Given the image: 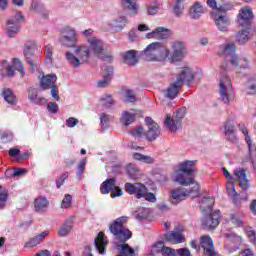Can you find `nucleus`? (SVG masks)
I'll return each instance as SVG.
<instances>
[{
  "label": "nucleus",
  "instance_id": "1",
  "mask_svg": "<svg viewBox=\"0 0 256 256\" xmlns=\"http://www.w3.org/2000/svg\"><path fill=\"white\" fill-rule=\"evenodd\" d=\"M233 69H235L237 73H239V69H249V60L247 58L239 59V56H237L231 59L230 64L229 62H224L220 66V101H222V103H225L226 105H229V102L235 99V90H233L231 78H229V76L227 75V73H229V71H233Z\"/></svg>",
  "mask_w": 256,
  "mask_h": 256
},
{
  "label": "nucleus",
  "instance_id": "2",
  "mask_svg": "<svg viewBox=\"0 0 256 256\" xmlns=\"http://www.w3.org/2000/svg\"><path fill=\"white\" fill-rule=\"evenodd\" d=\"M129 221V217L122 216L113 221L109 226V231L114 235L116 241H119L122 244H117L116 249L119 251L120 255L118 256H133L135 255V249H133L129 244L125 243L133 237V233L129 228L125 227Z\"/></svg>",
  "mask_w": 256,
  "mask_h": 256
},
{
  "label": "nucleus",
  "instance_id": "3",
  "mask_svg": "<svg viewBox=\"0 0 256 256\" xmlns=\"http://www.w3.org/2000/svg\"><path fill=\"white\" fill-rule=\"evenodd\" d=\"M201 77H203L201 72L193 73V70L189 67L182 68L180 73L177 74L176 80L168 86L166 90V97H168V99H175V97L179 95V91L183 89V85H185V83L187 87H191L193 79L200 81Z\"/></svg>",
  "mask_w": 256,
  "mask_h": 256
},
{
  "label": "nucleus",
  "instance_id": "4",
  "mask_svg": "<svg viewBox=\"0 0 256 256\" xmlns=\"http://www.w3.org/2000/svg\"><path fill=\"white\" fill-rule=\"evenodd\" d=\"M213 205H215V199L213 197H204L200 209L203 213H206L204 219H202V229L206 231H213L219 225V219H221V212L216 210L213 212Z\"/></svg>",
  "mask_w": 256,
  "mask_h": 256
},
{
  "label": "nucleus",
  "instance_id": "5",
  "mask_svg": "<svg viewBox=\"0 0 256 256\" xmlns=\"http://www.w3.org/2000/svg\"><path fill=\"white\" fill-rule=\"evenodd\" d=\"M169 53V49L161 42H153L142 51L141 57H143L145 61H165V59L169 57Z\"/></svg>",
  "mask_w": 256,
  "mask_h": 256
},
{
  "label": "nucleus",
  "instance_id": "6",
  "mask_svg": "<svg viewBox=\"0 0 256 256\" xmlns=\"http://www.w3.org/2000/svg\"><path fill=\"white\" fill-rule=\"evenodd\" d=\"M66 59L72 67H79L89 63L91 59V50L87 46H77L75 48L74 54L71 52H66Z\"/></svg>",
  "mask_w": 256,
  "mask_h": 256
},
{
  "label": "nucleus",
  "instance_id": "7",
  "mask_svg": "<svg viewBox=\"0 0 256 256\" xmlns=\"http://www.w3.org/2000/svg\"><path fill=\"white\" fill-rule=\"evenodd\" d=\"M125 190L129 195H135L136 199H146L150 203H155L157 201V197L149 192V188L145 186L143 183H129L125 184Z\"/></svg>",
  "mask_w": 256,
  "mask_h": 256
},
{
  "label": "nucleus",
  "instance_id": "8",
  "mask_svg": "<svg viewBox=\"0 0 256 256\" xmlns=\"http://www.w3.org/2000/svg\"><path fill=\"white\" fill-rule=\"evenodd\" d=\"M187 113L186 108H180L176 112L171 114H167L164 120V124L169 129V131L176 132L181 129L183 125V119L185 118V114Z\"/></svg>",
  "mask_w": 256,
  "mask_h": 256
},
{
  "label": "nucleus",
  "instance_id": "9",
  "mask_svg": "<svg viewBox=\"0 0 256 256\" xmlns=\"http://www.w3.org/2000/svg\"><path fill=\"white\" fill-rule=\"evenodd\" d=\"M88 44L91 51H93L94 55H97L98 59H102V61H108V63L113 61V55L105 54V44L103 43V40L95 36H90L88 38Z\"/></svg>",
  "mask_w": 256,
  "mask_h": 256
},
{
  "label": "nucleus",
  "instance_id": "10",
  "mask_svg": "<svg viewBox=\"0 0 256 256\" xmlns=\"http://www.w3.org/2000/svg\"><path fill=\"white\" fill-rule=\"evenodd\" d=\"M212 17L215 21V25L218 30L223 33L229 29L231 25V20H229V16H227V6L222 5L216 10L212 12Z\"/></svg>",
  "mask_w": 256,
  "mask_h": 256
},
{
  "label": "nucleus",
  "instance_id": "11",
  "mask_svg": "<svg viewBox=\"0 0 256 256\" xmlns=\"http://www.w3.org/2000/svg\"><path fill=\"white\" fill-rule=\"evenodd\" d=\"M174 181L179 183V185H183V187L190 185V189H187V196L193 195V197H199V195H201V186L199 183L195 182L194 177H186L184 174L178 173L176 174Z\"/></svg>",
  "mask_w": 256,
  "mask_h": 256
},
{
  "label": "nucleus",
  "instance_id": "12",
  "mask_svg": "<svg viewBox=\"0 0 256 256\" xmlns=\"http://www.w3.org/2000/svg\"><path fill=\"white\" fill-rule=\"evenodd\" d=\"M21 21H25V17L21 12H17L7 20L6 33L8 37L13 38L19 31H21Z\"/></svg>",
  "mask_w": 256,
  "mask_h": 256
},
{
  "label": "nucleus",
  "instance_id": "13",
  "mask_svg": "<svg viewBox=\"0 0 256 256\" xmlns=\"http://www.w3.org/2000/svg\"><path fill=\"white\" fill-rule=\"evenodd\" d=\"M24 56L25 59L27 61V63L30 65L31 69V73H35V68L39 67V59L35 58V41L31 40V41H27L24 44Z\"/></svg>",
  "mask_w": 256,
  "mask_h": 256
},
{
  "label": "nucleus",
  "instance_id": "14",
  "mask_svg": "<svg viewBox=\"0 0 256 256\" xmlns=\"http://www.w3.org/2000/svg\"><path fill=\"white\" fill-rule=\"evenodd\" d=\"M223 173L229 181V183L227 184V191L228 195H232L234 203L236 205H239V203H241V199L247 201V195L241 196V194L237 193V191L235 190V186L233 185V183H235V178L231 176L229 170H227V168H223Z\"/></svg>",
  "mask_w": 256,
  "mask_h": 256
},
{
  "label": "nucleus",
  "instance_id": "15",
  "mask_svg": "<svg viewBox=\"0 0 256 256\" xmlns=\"http://www.w3.org/2000/svg\"><path fill=\"white\" fill-rule=\"evenodd\" d=\"M251 21H253V11L251 10V7L246 6L241 8L237 16V23L239 27L251 29Z\"/></svg>",
  "mask_w": 256,
  "mask_h": 256
},
{
  "label": "nucleus",
  "instance_id": "16",
  "mask_svg": "<svg viewBox=\"0 0 256 256\" xmlns=\"http://www.w3.org/2000/svg\"><path fill=\"white\" fill-rule=\"evenodd\" d=\"M222 237H224L225 249L228 250V253H233L239 249V245H241V237L237 234L223 233Z\"/></svg>",
  "mask_w": 256,
  "mask_h": 256
},
{
  "label": "nucleus",
  "instance_id": "17",
  "mask_svg": "<svg viewBox=\"0 0 256 256\" xmlns=\"http://www.w3.org/2000/svg\"><path fill=\"white\" fill-rule=\"evenodd\" d=\"M145 122L148 127V131L145 133L147 141H155L161 135L159 124L153 121L151 117H146Z\"/></svg>",
  "mask_w": 256,
  "mask_h": 256
},
{
  "label": "nucleus",
  "instance_id": "18",
  "mask_svg": "<svg viewBox=\"0 0 256 256\" xmlns=\"http://www.w3.org/2000/svg\"><path fill=\"white\" fill-rule=\"evenodd\" d=\"M173 53L171 55L172 63H177V61H181L185 55H187V47L183 42H172Z\"/></svg>",
  "mask_w": 256,
  "mask_h": 256
},
{
  "label": "nucleus",
  "instance_id": "19",
  "mask_svg": "<svg viewBox=\"0 0 256 256\" xmlns=\"http://www.w3.org/2000/svg\"><path fill=\"white\" fill-rule=\"evenodd\" d=\"M59 41L65 47H75V43H77V34H75V30L71 28H65L62 31V35L60 36Z\"/></svg>",
  "mask_w": 256,
  "mask_h": 256
},
{
  "label": "nucleus",
  "instance_id": "20",
  "mask_svg": "<svg viewBox=\"0 0 256 256\" xmlns=\"http://www.w3.org/2000/svg\"><path fill=\"white\" fill-rule=\"evenodd\" d=\"M102 77L103 78L97 82V87L105 89V87H109L111 79H113V67L103 66Z\"/></svg>",
  "mask_w": 256,
  "mask_h": 256
},
{
  "label": "nucleus",
  "instance_id": "21",
  "mask_svg": "<svg viewBox=\"0 0 256 256\" xmlns=\"http://www.w3.org/2000/svg\"><path fill=\"white\" fill-rule=\"evenodd\" d=\"M108 243L109 241L107 240V236H105V233L103 232H99L97 237L94 239V245L100 255H105Z\"/></svg>",
  "mask_w": 256,
  "mask_h": 256
},
{
  "label": "nucleus",
  "instance_id": "22",
  "mask_svg": "<svg viewBox=\"0 0 256 256\" xmlns=\"http://www.w3.org/2000/svg\"><path fill=\"white\" fill-rule=\"evenodd\" d=\"M187 189L180 187L176 188L171 191L170 193V201L174 205H177V203H181V201H185V197H187Z\"/></svg>",
  "mask_w": 256,
  "mask_h": 256
},
{
  "label": "nucleus",
  "instance_id": "23",
  "mask_svg": "<svg viewBox=\"0 0 256 256\" xmlns=\"http://www.w3.org/2000/svg\"><path fill=\"white\" fill-rule=\"evenodd\" d=\"M194 171H195V161L186 160L179 165V170L177 172V175L181 173L182 175H184V177H193L192 175Z\"/></svg>",
  "mask_w": 256,
  "mask_h": 256
},
{
  "label": "nucleus",
  "instance_id": "24",
  "mask_svg": "<svg viewBox=\"0 0 256 256\" xmlns=\"http://www.w3.org/2000/svg\"><path fill=\"white\" fill-rule=\"evenodd\" d=\"M28 99L34 105H45L47 103V99L44 97H39V90L37 88L30 87L28 88Z\"/></svg>",
  "mask_w": 256,
  "mask_h": 256
},
{
  "label": "nucleus",
  "instance_id": "25",
  "mask_svg": "<svg viewBox=\"0 0 256 256\" xmlns=\"http://www.w3.org/2000/svg\"><path fill=\"white\" fill-rule=\"evenodd\" d=\"M234 175L238 177L239 180V186L243 191H247L249 187H251V184L249 182V179H247V173L245 169L235 170Z\"/></svg>",
  "mask_w": 256,
  "mask_h": 256
},
{
  "label": "nucleus",
  "instance_id": "26",
  "mask_svg": "<svg viewBox=\"0 0 256 256\" xmlns=\"http://www.w3.org/2000/svg\"><path fill=\"white\" fill-rule=\"evenodd\" d=\"M122 59L125 65H130L131 67H134V65H137L139 63V60L137 59V51L135 50H129L124 52L122 55Z\"/></svg>",
  "mask_w": 256,
  "mask_h": 256
},
{
  "label": "nucleus",
  "instance_id": "27",
  "mask_svg": "<svg viewBox=\"0 0 256 256\" xmlns=\"http://www.w3.org/2000/svg\"><path fill=\"white\" fill-rule=\"evenodd\" d=\"M55 81H57V75L55 74H49V75H43L40 80V87L45 91L47 89H51L53 85H55Z\"/></svg>",
  "mask_w": 256,
  "mask_h": 256
},
{
  "label": "nucleus",
  "instance_id": "28",
  "mask_svg": "<svg viewBox=\"0 0 256 256\" xmlns=\"http://www.w3.org/2000/svg\"><path fill=\"white\" fill-rule=\"evenodd\" d=\"M154 35H156V39H169L171 36V31L163 27H158L155 29V31L148 33L147 38L151 39Z\"/></svg>",
  "mask_w": 256,
  "mask_h": 256
},
{
  "label": "nucleus",
  "instance_id": "29",
  "mask_svg": "<svg viewBox=\"0 0 256 256\" xmlns=\"http://www.w3.org/2000/svg\"><path fill=\"white\" fill-rule=\"evenodd\" d=\"M162 255H166V256H191V252L189 251V249L187 248H182V249H178L177 251H175V249H171L169 247H165L162 250Z\"/></svg>",
  "mask_w": 256,
  "mask_h": 256
},
{
  "label": "nucleus",
  "instance_id": "30",
  "mask_svg": "<svg viewBox=\"0 0 256 256\" xmlns=\"http://www.w3.org/2000/svg\"><path fill=\"white\" fill-rule=\"evenodd\" d=\"M73 229V217H69L65 222L60 226L58 230V235L60 237H67Z\"/></svg>",
  "mask_w": 256,
  "mask_h": 256
},
{
  "label": "nucleus",
  "instance_id": "31",
  "mask_svg": "<svg viewBox=\"0 0 256 256\" xmlns=\"http://www.w3.org/2000/svg\"><path fill=\"white\" fill-rule=\"evenodd\" d=\"M48 232L44 231L41 234L34 236L33 238H30L24 245L25 249H31L33 247H37L45 237H47Z\"/></svg>",
  "mask_w": 256,
  "mask_h": 256
},
{
  "label": "nucleus",
  "instance_id": "32",
  "mask_svg": "<svg viewBox=\"0 0 256 256\" xmlns=\"http://www.w3.org/2000/svg\"><path fill=\"white\" fill-rule=\"evenodd\" d=\"M116 183H117V180L115 178H108L100 186L101 193L103 195H108V193H112L113 189H115Z\"/></svg>",
  "mask_w": 256,
  "mask_h": 256
},
{
  "label": "nucleus",
  "instance_id": "33",
  "mask_svg": "<svg viewBox=\"0 0 256 256\" xmlns=\"http://www.w3.org/2000/svg\"><path fill=\"white\" fill-rule=\"evenodd\" d=\"M2 97L9 105H17V96L10 88H4L2 90Z\"/></svg>",
  "mask_w": 256,
  "mask_h": 256
},
{
  "label": "nucleus",
  "instance_id": "34",
  "mask_svg": "<svg viewBox=\"0 0 256 256\" xmlns=\"http://www.w3.org/2000/svg\"><path fill=\"white\" fill-rule=\"evenodd\" d=\"M205 13V10L203 9V6H201V3L196 2L189 11V15L191 19H200L201 15Z\"/></svg>",
  "mask_w": 256,
  "mask_h": 256
},
{
  "label": "nucleus",
  "instance_id": "35",
  "mask_svg": "<svg viewBox=\"0 0 256 256\" xmlns=\"http://www.w3.org/2000/svg\"><path fill=\"white\" fill-rule=\"evenodd\" d=\"M127 175L130 179L137 181V179H141V170L137 168L134 164H128L126 167Z\"/></svg>",
  "mask_w": 256,
  "mask_h": 256
},
{
  "label": "nucleus",
  "instance_id": "36",
  "mask_svg": "<svg viewBox=\"0 0 256 256\" xmlns=\"http://www.w3.org/2000/svg\"><path fill=\"white\" fill-rule=\"evenodd\" d=\"M224 55H226L225 63H229V65H231L233 57H237V54L235 53V43H230L225 46Z\"/></svg>",
  "mask_w": 256,
  "mask_h": 256
},
{
  "label": "nucleus",
  "instance_id": "37",
  "mask_svg": "<svg viewBox=\"0 0 256 256\" xmlns=\"http://www.w3.org/2000/svg\"><path fill=\"white\" fill-rule=\"evenodd\" d=\"M122 5L124 9L130 11L133 15H137V12L139 11L137 0H122Z\"/></svg>",
  "mask_w": 256,
  "mask_h": 256
},
{
  "label": "nucleus",
  "instance_id": "38",
  "mask_svg": "<svg viewBox=\"0 0 256 256\" xmlns=\"http://www.w3.org/2000/svg\"><path fill=\"white\" fill-rule=\"evenodd\" d=\"M166 241L169 243H183L184 239L183 235L179 232H169L168 234L165 235Z\"/></svg>",
  "mask_w": 256,
  "mask_h": 256
},
{
  "label": "nucleus",
  "instance_id": "39",
  "mask_svg": "<svg viewBox=\"0 0 256 256\" xmlns=\"http://www.w3.org/2000/svg\"><path fill=\"white\" fill-rule=\"evenodd\" d=\"M200 245L204 249L205 253H207V251L215 250V248H213V240L210 236H202L200 238Z\"/></svg>",
  "mask_w": 256,
  "mask_h": 256
},
{
  "label": "nucleus",
  "instance_id": "40",
  "mask_svg": "<svg viewBox=\"0 0 256 256\" xmlns=\"http://www.w3.org/2000/svg\"><path fill=\"white\" fill-rule=\"evenodd\" d=\"M249 29L250 28L244 27V29H242L241 31H238V33L236 35V41L240 45H245V43H247V41H249Z\"/></svg>",
  "mask_w": 256,
  "mask_h": 256
},
{
  "label": "nucleus",
  "instance_id": "41",
  "mask_svg": "<svg viewBox=\"0 0 256 256\" xmlns=\"http://www.w3.org/2000/svg\"><path fill=\"white\" fill-rule=\"evenodd\" d=\"M49 205V201L45 197H39L34 202V207L36 211H45L47 206Z\"/></svg>",
  "mask_w": 256,
  "mask_h": 256
},
{
  "label": "nucleus",
  "instance_id": "42",
  "mask_svg": "<svg viewBox=\"0 0 256 256\" xmlns=\"http://www.w3.org/2000/svg\"><path fill=\"white\" fill-rule=\"evenodd\" d=\"M134 121H135L134 114H131L127 111L122 112L121 123H123V125L127 127L131 125V123H134Z\"/></svg>",
  "mask_w": 256,
  "mask_h": 256
},
{
  "label": "nucleus",
  "instance_id": "43",
  "mask_svg": "<svg viewBox=\"0 0 256 256\" xmlns=\"http://www.w3.org/2000/svg\"><path fill=\"white\" fill-rule=\"evenodd\" d=\"M133 159H135L136 161H141L142 163H148V164H151V163L155 162V159H153V157L145 156L141 153H134L133 154Z\"/></svg>",
  "mask_w": 256,
  "mask_h": 256
},
{
  "label": "nucleus",
  "instance_id": "44",
  "mask_svg": "<svg viewBox=\"0 0 256 256\" xmlns=\"http://www.w3.org/2000/svg\"><path fill=\"white\" fill-rule=\"evenodd\" d=\"M12 67H14V69L18 71V73H20L22 77L25 75V67L23 66V62H21V60H19L18 58L13 59Z\"/></svg>",
  "mask_w": 256,
  "mask_h": 256
},
{
  "label": "nucleus",
  "instance_id": "45",
  "mask_svg": "<svg viewBox=\"0 0 256 256\" xmlns=\"http://www.w3.org/2000/svg\"><path fill=\"white\" fill-rule=\"evenodd\" d=\"M135 213V219H137L138 221H143L144 219H147V217H149V210L147 208H140Z\"/></svg>",
  "mask_w": 256,
  "mask_h": 256
},
{
  "label": "nucleus",
  "instance_id": "46",
  "mask_svg": "<svg viewBox=\"0 0 256 256\" xmlns=\"http://www.w3.org/2000/svg\"><path fill=\"white\" fill-rule=\"evenodd\" d=\"M183 1L185 0H176V3L174 5L173 11H174V15L176 17H179L180 15H183Z\"/></svg>",
  "mask_w": 256,
  "mask_h": 256
},
{
  "label": "nucleus",
  "instance_id": "47",
  "mask_svg": "<svg viewBox=\"0 0 256 256\" xmlns=\"http://www.w3.org/2000/svg\"><path fill=\"white\" fill-rule=\"evenodd\" d=\"M137 96L135 95V91L126 90L125 91V102L126 103H136Z\"/></svg>",
  "mask_w": 256,
  "mask_h": 256
},
{
  "label": "nucleus",
  "instance_id": "48",
  "mask_svg": "<svg viewBox=\"0 0 256 256\" xmlns=\"http://www.w3.org/2000/svg\"><path fill=\"white\" fill-rule=\"evenodd\" d=\"M235 131V122H233L231 119H228L224 123V133H235Z\"/></svg>",
  "mask_w": 256,
  "mask_h": 256
},
{
  "label": "nucleus",
  "instance_id": "49",
  "mask_svg": "<svg viewBox=\"0 0 256 256\" xmlns=\"http://www.w3.org/2000/svg\"><path fill=\"white\" fill-rule=\"evenodd\" d=\"M73 196L71 194H66L61 202L62 209H69L72 205Z\"/></svg>",
  "mask_w": 256,
  "mask_h": 256
},
{
  "label": "nucleus",
  "instance_id": "50",
  "mask_svg": "<svg viewBox=\"0 0 256 256\" xmlns=\"http://www.w3.org/2000/svg\"><path fill=\"white\" fill-rule=\"evenodd\" d=\"M100 121L102 125V129H107L109 127V123H111V116L108 114L102 113L100 114Z\"/></svg>",
  "mask_w": 256,
  "mask_h": 256
},
{
  "label": "nucleus",
  "instance_id": "51",
  "mask_svg": "<svg viewBox=\"0 0 256 256\" xmlns=\"http://www.w3.org/2000/svg\"><path fill=\"white\" fill-rule=\"evenodd\" d=\"M230 221L236 227H242L243 226V220L241 219L239 214H231L230 215Z\"/></svg>",
  "mask_w": 256,
  "mask_h": 256
},
{
  "label": "nucleus",
  "instance_id": "52",
  "mask_svg": "<svg viewBox=\"0 0 256 256\" xmlns=\"http://www.w3.org/2000/svg\"><path fill=\"white\" fill-rule=\"evenodd\" d=\"M87 163V158H83L78 164V171L76 176L81 179L83 173L85 172V164Z\"/></svg>",
  "mask_w": 256,
  "mask_h": 256
},
{
  "label": "nucleus",
  "instance_id": "53",
  "mask_svg": "<svg viewBox=\"0 0 256 256\" xmlns=\"http://www.w3.org/2000/svg\"><path fill=\"white\" fill-rule=\"evenodd\" d=\"M163 249H165V243L163 241H159L152 247V253H163Z\"/></svg>",
  "mask_w": 256,
  "mask_h": 256
},
{
  "label": "nucleus",
  "instance_id": "54",
  "mask_svg": "<svg viewBox=\"0 0 256 256\" xmlns=\"http://www.w3.org/2000/svg\"><path fill=\"white\" fill-rule=\"evenodd\" d=\"M101 103L104 107H111V105L115 104V101L111 95H107L105 98H101Z\"/></svg>",
  "mask_w": 256,
  "mask_h": 256
},
{
  "label": "nucleus",
  "instance_id": "55",
  "mask_svg": "<svg viewBox=\"0 0 256 256\" xmlns=\"http://www.w3.org/2000/svg\"><path fill=\"white\" fill-rule=\"evenodd\" d=\"M127 25V18L124 16L119 17L115 20V27H119V29H123Z\"/></svg>",
  "mask_w": 256,
  "mask_h": 256
},
{
  "label": "nucleus",
  "instance_id": "56",
  "mask_svg": "<svg viewBox=\"0 0 256 256\" xmlns=\"http://www.w3.org/2000/svg\"><path fill=\"white\" fill-rule=\"evenodd\" d=\"M242 133L245 135L246 137V143L248 145V149L249 151H251V148L253 147L252 144H251V137L249 136V131L247 130V128L245 127H242L240 128Z\"/></svg>",
  "mask_w": 256,
  "mask_h": 256
},
{
  "label": "nucleus",
  "instance_id": "57",
  "mask_svg": "<svg viewBox=\"0 0 256 256\" xmlns=\"http://www.w3.org/2000/svg\"><path fill=\"white\" fill-rule=\"evenodd\" d=\"M45 55L47 61H53V46L50 44L46 45Z\"/></svg>",
  "mask_w": 256,
  "mask_h": 256
},
{
  "label": "nucleus",
  "instance_id": "58",
  "mask_svg": "<svg viewBox=\"0 0 256 256\" xmlns=\"http://www.w3.org/2000/svg\"><path fill=\"white\" fill-rule=\"evenodd\" d=\"M79 124V119L75 118V117H70L66 120V125L67 127H69L70 129H73V127H75L76 125Z\"/></svg>",
  "mask_w": 256,
  "mask_h": 256
},
{
  "label": "nucleus",
  "instance_id": "59",
  "mask_svg": "<svg viewBox=\"0 0 256 256\" xmlns=\"http://www.w3.org/2000/svg\"><path fill=\"white\" fill-rule=\"evenodd\" d=\"M7 199H8V192L6 190L5 192H2V194H0V209L5 208V204L7 203Z\"/></svg>",
  "mask_w": 256,
  "mask_h": 256
},
{
  "label": "nucleus",
  "instance_id": "60",
  "mask_svg": "<svg viewBox=\"0 0 256 256\" xmlns=\"http://www.w3.org/2000/svg\"><path fill=\"white\" fill-rule=\"evenodd\" d=\"M121 195H123V190L121 189V187L115 185L111 192L112 199H115V197H121Z\"/></svg>",
  "mask_w": 256,
  "mask_h": 256
},
{
  "label": "nucleus",
  "instance_id": "61",
  "mask_svg": "<svg viewBox=\"0 0 256 256\" xmlns=\"http://www.w3.org/2000/svg\"><path fill=\"white\" fill-rule=\"evenodd\" d=\"M69 177V173L65 172L60 176V178L56 181L57 189H61V186L63 183H65V180Z\"/></svg>",
  "mask_w": 256,
  "mask_h": 256
},
{
  "label": "nucleus",
  "instance_id": "62",
  "mask_svg": "<svg viewBox=\"0 0 256 256\" xmlns=\"http://www.w3.org/2000/svg\"><path fill=\"white\" fill-rule=\"evenodd\" d=\"M227 141H230V143H237L239 139L237 138V135H235V132H228L225 134Z\"/></svg>",
  "mask_w": 256,
  "mask_h": 256
},
{
  "label": "nucleus",
  "instance_id": "63",
  "mask_svg": "<svg viewBox=\"0 0 256 256\" xmlns=\"http://www.w3.org/2000/svg\"><path fill=\"white\" fill-rule=\"evenodd\" d=\"M30 9L32 11H41L43 9V4L39 3L38 1L32 0Z\"/></svg>",
  "mask_w": 256,
  "mask_h": 256
},
{
  "label": "nucleus",
  "instance_id": "64",
  "mask_svg": "<svg viewBox=\"0 0 256 256\" xmlns=\"http://www.w3.org/2000/svg\"><path fill=\"white\" fill-rule=\"evenodd\" d=\"M47 109H48V111H50V113L55 114V113H57V111H59V106L55 102H50L47 105Z\"/></svg>",
  "mask_w": 256,
  "mask_h": 256
}]
</instances>
